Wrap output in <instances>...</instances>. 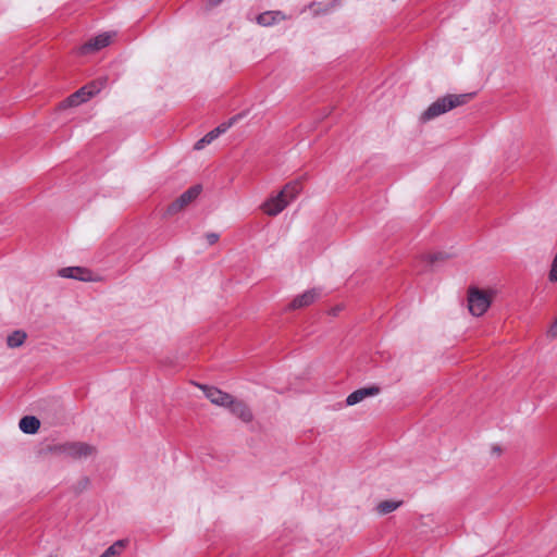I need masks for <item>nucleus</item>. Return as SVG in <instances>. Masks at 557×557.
<instances>
[{"mask_svg":"<svg viewBox=\"0 0 557 557\" xmlns=\"http://www.w3.org/2000/svg\"><path fill=\"white\" fill-rule=\"evenodd\" d=\"M473 96L474 94L470 92L460 95H446L442 98H438L422 113L421 120L423 122L433 120L454 108L468 103L473 98Z\"/></svg>","mask_w":557,"mask_h":557,"instance_id":"f257e3e1","label":"nucleus"},{"mask_svg":"<svg viewBox=\"0 0 557 557\" xmlns=\"http://www.w3.org/2000/svg\"><path fill=\"white\" fill-rule=\"evenodd\" d=\"M493 296V290H482L476 287L469 288L468 308L471 314L475 317L483 315L490 308Z\"/></svg>","mask_w":557,"mask_h":557,"instance_id":"f03ea898","label":"nucleus"},{"mask_svg":"<svg viewBox=\"0 0 557 557\" xmlns=\"http://www.w3.org/2000/svg\"><path fill=\"white\" fill-rule=\"evenodd\" d=\"M51 450L66 455L74 459H79L91 456L96 451V448L83 442H70L62 445H57Z\"/></svg>","mask_w":557,"mask_h":557,"instance_id":"7ed1b4c3","label":"nucleus"},{"mask_svg":"<svg viewBox=\"0 0 557 557\" xmlns=\"http://www.w3.org/2000/svg\"><path fill=\"white\" fill-rule=\"evenodd\" d=\"M201 193V186L195 185L184 191L175 201L169 205L166 214L173 215L191 203Z\"/></svg>","mask_w":557,"mask_h":557,"instance_id":"20e7f679","label":"nucleus"},{"mask_svg":"<svg viewBox=\"0 0 557 557\" xmlns=\"http://www.w3.org/2000/svg\"><path fill=\"white\" fill-rule=\"evenodd\" d=\"M197 386L203 391L206 397L214 405L220 407H228L232 404L233 396L225 393L218 387L208 386L203 384H197Z\"/></svg>","mask_w":557,"mask_h":557,"instance_id":"39448f33","label":"nucleus"},{"mask_svg":"<svg viewBox=\"0 0 557 557\" xmlns=\"http://www.w3.org/2000/svg\"><path fill=\"white\" fill-rule=\"evenodd\" d=\"M99 92V88L95 84L86 85L76 92L72 94L66 100V106L76 107L89 100Z\"/></svg>","mask_w":557,"mask_h":557,"instance_id":"423d86ee","label":"nucleus"},{"mask_svg":"<svg viewBox=\"0 0 557 557\" xmlns=\"http://www.w3.org/2000/svg\"><path fill=\"white\" fill-rule=\"evenodd\" d=\"M112 37H113V34L103 33V34H100V35L91 38L90 40H88L86 44H84L81 47V53L87 54L90 52H96V51L101 50L102 48L110 45Z\"/></svg>","mask_w":557,"mask_h":557,"instance_id":"0eeeda50","label":"nucleus"},{"mask_svg":"<svg viewBox=\"0 0 557 557\" xmlns=\"http://www.w3.org/2000/svg\"><path fill=\"white\" fill-rule=\"evenodd\" d=\"M289 205L288 200L278 193L276 196L269 198L263 205L262 210L265 214L275 216L281 213Z\"/></svg>","mask_w":557,"mask_h":557,"instance_id":"6e6552de","label":"nucleus"},{"mask_svg":"<svg viewBox=\"0 0 557 557\" xmlns=\"http://www.w3.org/2000/svg\"><path fill=\"white\" fill-rule=\"evenodd\" d=\"M321 295V290L318 288H312L306 290L301 295H298L293 299L289 305L290 309H301L313 304Z\"/></svg>","mask_w":557,"mask_h":557,"instance_id":"1a4fd4ad","label":"nucleus"},{"mask_svg":"<svg viewBox=\"0 0 557 557\" xmlns=\"http://www.w3.org/2000/svg\"><path fill=\"white\" fill-rule=\"evenodd\" d=\"M380 393V388L377 386H369V387H362L359 388L352 393H350L346 398V405L347 406H354L362 400H364L367 397L376 396Z\"/></svg>","mask_w":557,"mask_h":557,"instance_id":"9d476101","label":"nucleus"},{"mask_svg":"<svg viewBox=\"0 0 557 557\" xmlns=\"http://www.w3.org/2000/svg\"><path fill=\"white\" fill-rule=\"evenodd\" d=\"M59 275L67 278H75L84 282L92 281V273L86 268L69 267L59 271Z\"/></svg>","mask_w":557,"mask_h":557,"instance_id":"9b49d317","label":"nucleus"},{"mask_svg":"<svg viewBox=\"0 0 557 557\" xmlns=\"http://www.w3.org/2000/svg\"><path fill=\"white\" fill-rule=\"evenodd\" d=\"M235 119H232L228 123H223L215 127L214 129L210 131L208 134H206L201 139L196 141L194 148L196 150H201L205 148L206 145L212 143L214 139H216L221 134L225 133L228 127L233 124Z\"/></svg>","mask_w":557,"mask_h":557,"instance_id":"f8f14e48","label":"nucleus"},{"mask_svg":"<svg viewBox=\"0 0 557 557\" xmlns=\"http://www.w3.org/2000/svg\"><path fill=\"white\" fill-rule=\"evenodd\" d=\"M227 408L231 409V412L234 416L238 417L244 422L252 421V418H253L252 412L244 401L237 400L233 397L232 404H230Z\"/></svg>","mask_w":557,"mask_h":557,"instance_id":"ddd939ff","label":"nucleus"},{"mask_svg":"<svg viewBox=\"0 0 557 557\" xmlns=\"http://www.w3.org/2000/svg\"><path fill=\"white\" fill-rule=\"evenodd\" d=\"M285 18L286 16L281 11H267L257 16V23L261 26L268 27Z\"/></svg>","mask_w":557,"mask_h":557,"instance_id":"4468645a","label":"nucleus"},{"mask_svg":"<svg viewBox=\"0 0 557 557\" xmlns=\"http://www.w3.org/2000/svg\"><path fill=\"white\" fill-rule=\"evenodd\" d=\"M18 426L26 434H35L40 428V421L34 416H25L20 420Z\"/></svg>","mask_w":557,"mask_h":557,"instance_id":"2eb2a0df","label":"nucleus"},{"mask_svg":"<svg viewBox=\"0 0 557 557\" xmlns=\"http://www.w3.org/2000/svg\"><path fill=\"white\" fill-rule=\"evenodd\" d=\"M301 191V183L300 181H293L287 183L283 189L280 191L286 200L290 203Z\"/></svg>","mask_w":557,"mask_h":557,"instance_id":"dca6fc26","label":"nucleus"},{"mask_svg":"<svg viewBox=\"0 0 557 557\" xmlns=\"http://www.w3.org/2000/svg\"><path fill=\"white\" fill-rule=\"evenodd\" d=\"M27 337V334L22 330H16L7 337V345L10 348H17L22 346Z\"/></svg>","mask_w":557,"mask_h":557,"instance_id":"f3484780","label":"nucleus"},{"mask_svg":"<svg viewBox=\"0 0 557 557\" xmlns=\"http://www.w3.org/2000/svg\"><path fill=\"white\" fill-rule=\"evenodd\" d=\"M127 541L126 540H119L114 542L110 547H108L103 554H101L99 557H116L119 556L124 548L126 547Z\"/></svg>","mask_w":557,"mask_h":557,"instance_id":"a211bd4d","label":"nucleus"},{"mask_svg":"<svg viewBox=\"0 0 557 557\" xmlns=\"http://www.w3.org/2000/svg\"><path fill=\"white\" fill-rule=\"evenodd\" d=\"M401 505V502L383 500L376 506V510L380 515H387L396 510Z\"/></svg>","mask_w":557,"mask_h":557,"instance_id":"6ab92c4d","label":"nucleus"},{"mask_svg":"<svg viewBox=\"0 0 557 557\" xmlns=\"http://www.w3.org/2000/svg\"><path fill=\"white\" fill-rule=\"evenodd\" d=\"M219 234L216 233H208L206 235L207 242L209 245H214L219 240Z\"/></svg>","mask_w":557,"mask_h":557,"instance_id":"aec40b11","label":"nucleus"},{"mask_svg":"<svg viewBox=\"0 0 557 557\" xmlns=\"http://www.w3.org/2000/svg\"><path fill=\"white\" fill-rule=\"evenodd\" d=\"M446 256L442 252L430 256V263L434 264L437 260H443Z\"/></svg>","mask_w":557,"mask_h":557,"instance_id":"412c9836","label":"nucleus"},{"mask_svg":"<svg viewBox=\"0 0 557 557\" xmlns=\"http://www.w3.org/2000/svg\"><path fill=\"white\" fill-rule=\"evenodd\" d=\"M548 334L552 336V337H556L557 336V317H556V320L554 321V323L552 324L549 331H548Z\"/></svg>","mask_w":557,"mask_h":557,"instance_id":"4be33fe9","label":"nucleus"},{"mask_svg":"<svg viewBox=\"0 0 557 557\" xmlns=\"http://www.w3.org/2000/svg\"><path fill=\"white\" fill-rule=\"evenodd\" d=\"M223 0H209V5L210 7H215L218 5L219 3H221Z\"/></svg>","mask_w":557,"mask_h":557,"instance_id":"5701e85b","label":"nucleus"}]
</instances>
